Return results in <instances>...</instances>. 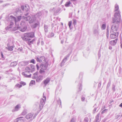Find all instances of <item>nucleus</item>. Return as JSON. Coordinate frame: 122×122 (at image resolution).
<instances>
[{
	"instance_id": "nucleus-1",
	"label": "nucleus",
	"mask_w": 122,
	"mask_h": 122,
	"mask_svg": "<svg viewBox=\"0 0 122 122\" xmlns=\"http://www.w3.org/2000/svg\"><path fill=\"white\" fill-rule=\"evenodd\" d=\"M121 20V16L119 11L116 12L114 15V17L112 18V24H119Z\"/></svg>"
},
{
	"instance_id": "nucleus-2",
	"label": "nucleus",
	"mask_w": 122,
	"mask_h": 122,
	"mask_svg": "<svg viewBox=\"0 0 122 122\" xmlns=\"http://www.w3.org/2000/svg\"><path fill=\"white\" fill-rule=\"evenodd\" d=\"M44 93H43V95L44 96L43 97L44 99L42 98L41 99L40 101V104L39 105H38V103H37L35 104L34 105V107L35 108L34 109L35 110H36L37 109H39L40 111L41 110L42 108L44 105L45 104V101H46V97L44 96Z\"/></svg>"
},
{
	"instance_id": "nucleus-3",
	"label": "nucleus",
	"mask_w": 122,
	"mask_h": 122,
	"mask_svg": "<svg viewBox=\"0 0 122 122\" xmlns=\"http://www.w3.org/2000/svg\"><path fill=\"white\" fill-rule=\"evenodd\" d=\"M34 33L32 32L24 34L23 36L22 37L23 40L25 41H30V38L34 37Z\"/></svg>"
},
{
	"instance_id": "nucleus-4",
	"label": "nucleus",
	"mask_w": 122,
	"mask_h": 122,
	"mask_svg": "<svg viewBox=\"0 0 122 122\" xmlns=\"http://www.w3.org/2000/svg\"><path fill=\"white\" fill-rule=\"evenodd\" d=\"M28 25L27 22L25 20H23L21 21L20 26L19 25L20 31L22 32L25 31L27 28L26 26Z\"/></svg>"
},
{
	"instance_id": "nucleus-5",
	"label": "nucleus",
	"mask_w": 122,
	"mask_h": 122,
	"mask_svg": "<svg viewBox=\"0 0 122 122\" xmlns=\"http://www.w3.org/2000/svg\"><path fill=\"white\" fill-rule=\"evenodd\" d=\"M110 32L111 33H117L119 27V25L112 24Z\"/></svg>"
},
{
	"instance_id": "nucleus-6",
	"label": "nucleus",
	"mask_w": 122,
	"mask_h": 122,
	"mask_svg": "<svg viewBox=\"0 0 122 122\" xmlns=\"http://www.w3.org/2000/svg\"><path fill=\"white\" fill-rule=\"evenodd\" d=\"M25 19H26L27 21H29V22L30 23H31L34 22L36 20V18L35 15H32L30 16L27 17H25Z\"/></svg>"
},
{
	"instance_id": "nucleus-7",
	"label": "nucleus",
	"mask_w": 122,
	"mask_h": 122,
	"mask_svg": "<svg viewBox=\"0 0 122 122\" xmlns=\"http://www.w3.org/2000/svg\"><path fill=\"white\" fill-rule=\"evenodd\" d=\"M21 9L22 10L25 11L27 12L24 15L25 16H27L28 15V13L29 12V7L28 6H25L23 5H21Z\"/></svg>"
},
{
	"instance_id": "nucleus-8",
	"label": "nucleus",
	"mask_w": 122,
	"mask_h": 122,
	"mask_svg": "<svg viewBox=\"0 0 122 122\" xmlns=\"http://www.w3.org/2000/svg\"><path fill=\"white\" fill-rule=\"evenodd\" d=\"M48 65V63L47 61H45V62L41 63L40 66V67L41 69L45 70L47 69Z\"/></svg>"
},
{
	"instance_id": "nucleus-9",
	"label": "nucleus",
	"mask_w": 122,
	"mask_h": 122,
	"mask_svg": "<svg viewBox=\"0 0 122 122\" xmlns=\"http://www.w3.org/2000/svg\"><path fill=\"white\" fill-rule=\"evenodd\" d=\"M19 28H20L19 25H16L15 27L13 28H12V27L8 26L6 27L5 29L6 30H10L15 31L16 30H18L20 31Z\"/></svg>"
},
{
	"instance_id": "nucleus-10",
	"label": "nucleus",
	"mask_w": 122,
	"mask_h": 122,
	"mask_svg": "<svg viewBox=\"0 0 122 122\" xmlns=\"http://www.w3.org/2000/svg\"><path fill=\"white\" fill-rule=\"evenodd\" d=\"M36 60L37 61L39 62H42V63L43 62H45V61H46L44 56H41L40 59L37 57L36 58Z\"/></svg>"
},
{
	"instance_id": "nucleus-11",
	"label": "nucleus",
	"mask_w": 122,
	"mask_h": 122,
	"mask_svg": "<svg viewBox=\"0 0 122 122\" xmlns=\"http://www.w3.org/2000/svg\"><path fill=\"white\" fill-rule=\"evenodd\" d=\"M111 33L110 35V37L112 39H113L116 38L118 35V33L117 32L115 33Z\"/></svg>"
},
{
	"instance_id": "nucleus-12",
	"label": "nucleus",
	"mask_w": 122,
	"mask_h": 122,
	"mask_svg": "<svg viewBox=\"0 0 122 122\" xmlns=\"http://www.w3.org/2000/svg\"><path fill=\"white\" fill-rule=\"evenodd\" d=\"M51 79V78H50L48 77L43 81V83L45 85V86H46L49 82Z\"/></svg>"
},
{
	"instance_id": "nucleus-13",
	"label": "nucleus",
	"mask_w": 122,
	"mask_h": 122,
	"mask_svg": "<svg viewBox=\"0 0 122 122\" xmlns=\"http://www.w3.org/2000/svg\"><path fill=\"white\" fill-rule=\"evenodd\" d=\"M45 77V75H40L39 76L36 80L37 81H39L42 80Z\"/></svg>"
},
{
	"instance_id": "nucleus-14",
	"label": "nucleus",
	"mask_w": 122,
	"mask_h": 122,
	"mask_svg": "<svg viewBox=\"0 0 122 122\" xmlns=\"http://www.w3.org/2000/svg\"><path fill=\"white\" fill-rule=\"evenodd\" d=\"M10 17L11 18V19L14 20L15 25H18V24L19 21H18V20L16 18L14 17L11 16H10Z\"/></svg>"
},
{
	"instance_id": "nucleus-15",
	"label": "nucleus",
	"mask_w": 122,
	"mask_h": 122,
	"mask_svg": "<svg viewBox=\"0 0 122 122\" xmlns=\"http://www.w3.org/2000/svg\"><path fill=\"white\" fill-rule=\"evenodd\" d=\"M69 56L67 55L62 60V62L61 63V66H63L64 64L65 63L66 61L67 60V59L68 57Z\"/></svg>"
},
{
	"instance_id": "nucleus-16",
	"label": "nucleus",
	"mask_w": 122,
	"mask_h": 122,
	"mask_svg": "<svg viewBox=\"0 0 122 122\" xmlns=\"http://www.w3.org/2000/svg\"><path fill=\"white\" fill-rule=\"evenodd\" d=\"M117 39H116L115 40L111 41L110 42V44L114 46L117 42Z\"/></svg>"
},
{
	"instance_id": "nucleus-17",
	"label": "nucleus",
	"mask_w": 122,
	"mask_h": 122,
	"mask_svg": "<svg viewBox=\"0 0 122 122\" xmlns=\"http://www.w3.org/2000/svg\"><path fill=\"white\" fill-rule=\"evenodd\" d=\"M34 114L32 113H30L27 114L25 117V118L27 119H28L31 118L33 115Z\"/></svg>"
},
{
	"instance_id": "nucleus-18",
	"label": "nucleus",
	"mask_w": 122,
	"mask_h": 122,
	"mask_svg": "<svg viewBox=\"0 0 122 122\" xmlns=\"http://www.w3.org/2000/svg\"><path fill=\"white\" fill-rule=\"evenodd\" d=\"M25 73H28L30 72H32V70L31 69V68L29 67H26L25 69Z\"/></svg>"
},
{
	"instance_id": "nucleus-19",
	"label": "nucleus",
	"mask_w": 122,
	"mask_h": 122,
	"mask_svg": "<svg viewBox=\"0 0 122 122\" xmlns=\"http://www.w3.org/2000/svg\"><path fill=\"white\" fill-rule=\"evenodd\" d=\"M98 106L99 105H98L96 104H95L93 106V107L94 108L93 111V113H95L97 109L98 108Z\"/></svg>"
},
{
	"instance_id": "nucleus-20",
	"label": "nucleus",
	"mask_w": 122,
	"mask_h": 122,
	"mask_svg": "<svg viewBox=\"0 0 122 122\" xmlns=\"http://www.w3.org/2000/svg\"><path fill=\"white\" fill-rule=\"evenodd\" d=\"M98 26H97V28L94 29L93 31V33L95 35H97L98 34Z\"/></svg>"
},
{
	"instance_id": "nucleus-21",
	"label": "nucleus",
	"mask_w": 122,
	"mask_h": 122,
	"mask_svg": "<svg viewBox=\"0 0 122 122\" xmlns=\"http://www.w3.org/2000/svg\"><path fill=\"white\" fill-rule=\"evenodd\" d=\"M16 12L17 14H19V13H20V15H21L22 14L21 11V9L19 8H17L16 9Z\"/></svg>"
},
{
	"instance_id": "nucleus-22",
	"label": "nucleus",
	"mask_w": 122,
	"mask_h": 122,
	"mask_svg": "<svg viewBox=\"0 0 122 122\" xmlns=\"http://www.w3.org/2000/svg\"><path fill=\"white\" fill-rule=\"evenodd\" d=\"M8 48L6 47V48L9 51H11L13 50V48H14V47L13 46H8Z\"/></svg>"
},
{
	"instance_id": "nucleus-23",
	"label": "nucleus",
	"mask_w": 122,
	"mask_h": 122,
	"mask_svg": "<svg viewBox=\"0 0 122 122\" xmlns=\"http://www.w3.org/2000/svg\"><path fill=\"white\" fill-rule=\"evenodd\" d=\"M20 108V104H18L16 105L15 107V111H17Z\"/></svg>"
},
{
	"instance_id": "nucleus-24",
	"label": "nucleus",
	"mask_w": 122,
	"mask_h": 122,
	"mask_svg": "<svg viewBox=\"0 0 122 122\" xmlns=\"http://www.w3.org/2000/svg\"><path fill=\"white\" fill-rule=\"evenodd\" d=\"M17 63L16 61L12 62L11 63L10 65L11 66H15L17 65Z\"/></svg>"
},
{
	"instance_id": "nucleus-25",
	"label": "nucleus",
	"mask_w": 122,
	"mask_h": 122,
	"mask_svg": "<svg viewBox=\"0 0 122 122\" xmlns=\"http://www.w3.org/2000/svg\"><path fill=\"white\" fill-rule=\"evenodd\" d=\"M71 4V3L70 1L67 2L65 4V6L66 7H68L70 6V5Z\"/></svg>"
},
{
	"instance_id": "nucleus-26",
	"label": "nucleus",
	"mask_w": 122,
	"mask_h": 122,
	"mask_svg": "<svg viewBox=\"0 0 122 122\" xmlns=\"http://www.w3.org/2000/svg\"><path fill=\"white\" fill-rule=\"evenodd\" d=\"M44 70H42V69H40L39 72L40 74H43V75H45V71Z\"/></svg>"
},
{
	"instance_id": "nucleus-27",
	"label": "nucleus",
	"mask_w": 122,
	"mask_h": 122,
	"mask_svg": "<svg viewBox=\"0 0 122 122\" xmlns=\"http://www.w3.org/2000/svg\"><path fill=\"white\" fill-rule=\"evenodd\" d=\"M35 40L34 39H33L31 41H28L27 43L29 46H30L32 44H33V42H34Z\"/></svg>"
},
{
	"instance_id": "nucleus-28",
	"label": "nucleus",
	"mask_w": 122,
	"mask_h": 122,
	"mask_svg": "<svg viewBox=\"0 0 122 122\" xmlns=\"http://www.w3.org/2000/svg\"><path fill=\"white\" fill-rule=\"evenodd\" d=\"M38 73V72H37L33 74L34 76L32 77V78L33 79H36L38 76L37 74Z\"/></svg>"
},
{
	"instance_id": "nucleus-29",
	"label": "nucleus",
	"mask_w": 122,
	"mask_h": 122,
	"mask_svg": "<svg viewBox=\"0 0 122 122\" xmlns=\"http://www.w3.org/2000/svg\"><path fill=\"white\" fill-rule=\"evenodd\" d=\"M23 75H24L25 77H31V74H30V75H27L25 73V72H23L22 73Z\"/></svg>"
},
{
	"instance_id": "nucleus-30",
	"label": "nucleus",
	"mask_w": 122,
	"mask_h": 122,
	"mask_svg": "<svg viewBox=\"0 0 122 122\" xmlns=\"http://www.w3.org/2000/svg\"><path fill=\"white\" fill-rule=\"evenodd\" d=\"M48 27L47 25H45L44 26V29L46 32H48Z\"/></svg>"
},
{
	"instance_id": "nucleus-31",
	"label": "nucleus",
	"mask_w": 122,
	"mask_h": 122,
	"mask_svg": "<svg viewBox=\"0 0 122 122\" xmlns=\"http://www.w3.org/2000/svg\"><path fill=\"white\" fill-rule=\"evenodd\" d=\"M41 12H38L36 15L39 18L41 16Z\"/></svg>"
},
{
	"instance_id": "nucleus-32",
	"label": "nucleus",
	"mask_w": 122,
	"mask_h": 122,
	"mask_svg": "<svg viewBox=\"0 0 122 122\" xmlns=\"http://www.w3.org/2000/svg\"><path fill=\"white\" fill-rule=\"evenodd\" d=\"M118 9L119 6L118 5H117V4L116 5H115V11H116L118 10Z\"/></svg>"
},
{
	"instance_id": "nucleus-33",
	"label": "nucleus",
	"mask_w": 122,
	"mask_h": 122,
	"mask_svg": "<svg viewBox=\"0 0 122 122\" xmlns=\"http://www.w3.org/2000/svg\"><path fill=\"white\" fill-rule=\"evenodd\" d=\"M30 66L32 68V71L34 70L35 69V67L34 66L32 65H31Z\"/></svg>"
},
{
	"instance_id": "nucleus-34",
	"label": "nucleus",
	"mask_w": 122,
	"mask_h": 122,
	"mask_svg": "<svg viewBox=\"0 0 122 122\" xmlns=\"http://www.w3.org/2000/svg\"><path fill=\"white\" fill-rule=\"evenodd\" d=\"M111 83V82L110 81L108 83L107 86V89H108L109 87L110 86V84Z\"/></svg>"
},
{
	"instance_id": "nucleus-35",
	"label": "nucleus",
	"mask_w": 122,
	"mask_h": 122,
	"mask_svg": "<svg viewBox=\"0 0 122 122\" xmlns=\"http://www.w3.org/2000/svg\"><path fill=\"white\" fill-rule=\"evenodd\" d=\"M115 86L114 84H113L112 86V90L113 92H114L115 91Z\"/></svg>"
},
{
	"instance_id": "nucleus-36",
	"label": "nucleus",
	"mask_w": 122,
	"mask_h": 122,
	"mask_svg": "<svg viewBox=\"0 0 122 122\" xmlns=\"http://www.w3.org/2000/svg\"><path fill=\"white\" fill-rule=\"evenodd\" d=\"M72 21H69L68 23V25H69V27L70 29H72V28H71V25L72 24Z\"/></svg>"
},
{
	"instance_id": "nucleus-37",
	"label": "nucleus",
	"mask_w": 122,
	"mask_h": 122,
	"mask_svg": "<svg viewBox=\"0 0 122 122\" xmlns=\"http://www.w3.org/2000/svg\"><path fill=\"white\" fill-rule=\"evenodd\" d=\"M100 115V114L98 113L97 116L96 117V120L97 121H99V117Z\"/></svg>"
},
{
	"instance_id": "nucleus-38",
	"label": "nucleus",
	"mask_w": 122,
	"mask_h": 122,
	"mask_svg": "<svg viewBox=\"0 0 122 122\" xmlns=\"http://www.w3.org/2000/svg\"><path fill=\"white\" fill-rule=\"evenodd\" d=\"M35 82L34 81L32 80L30 84V85H31V84H35Z\"/></svg>"
},
{
	"instance_id": "nucleus-39",
	"label": "nucleus",
	"mask_w": 122,
	"mask_h": 122,
	"mask_svg": "<svg viewBox=\"0 0 122 122\" xmlns=\"http://www.w3.org/2000/svg\"><path fill=\"white\" fill-rule=\"evenodd\" d=\"M106 28V25L105 24H103L102 26V28L103 30L104 29Z\"/></svg>"
},
{
	"instance_id": "nucleus-40",
	"label": "nucleus",
	"mask_w": 122,
	"mask_h": 122,
	"mask_svg": "<svg viewBox=\"0 0 122 122\" xmlns=\"http://www.w3.org/2000/svg\"><path fill=\"white\" fill-rule=\"evenodd\" d=\"M23 63H24V65H26L28 64L29 63V61H23Z\"/></svg>"
},
{
	"instance_id": "nucleus-41",
	"label": "nucleus",
	"mask_w": 122,
	"mask_h": 122,
	"mask_svg": "<svg viewBox=\"0 0 122 122\" xmlns=\"http://www.w3.org/2000/svg\"><path fill=\"white\" fill-rule=\"evenodd\" d=\"M73 21V24L75 25H76V20L75 19H73L72 20Z\"/></svg>"
},
{
	"instance_id": "nucleus-42",
	"label": "nucleus",
	"mask_w": 122,
	"mask_h": 122,
	"mask_svg": "<svg viewBox=\"0 0 122 122\" xmlns=\"http://www.w3.org/2000/svg\"><path fill=\"white\" fill-rule=\"evenodd\" d=\"M54 36V34L53 32H51L50 34V36H48V37L49 38H51L52 37H53Z\"/></svg>"
},
{
	"instance_id": "nucleus-43",
	"label": "nucleus",
	"mask_w": 122,
	"mask_h": 122,
	"mask_svg": "<svg viewBox=\"0 0 122 122\" xmlns=\"http://www.w3.org/2000/svg\"><path fill=\"white\" fill-rule=\"evenodd\" d=\"M57 102L58 103L60 104V105L61 104V102L60 99L59 98H58V100Z\"/></svg>"
},
{
	"instance_id": "nucleus-44",
	"label": "nucleus",
	"mask_w": 122,
	"mask_h": 122,
	"mask_svg": "<svg viewBox=\"0 0 122 122\" xmlns=\"http://www.w3.org/2000/svg\"><path fill=\"white\" fill-rule=\"evenodd\" d=\"M15 86L20 88L22 86V85H20L19 84H18L17 85H16Z\"/></svg>"
},
{
	"instance_id": "nucleus-45",
	"label": "nucleus",
	"mask_w": 122,
	"mask_h": 122,
	"mask_svg": "<svg viewBox=\"0 0 122 122\" xmlns=\"http://www.w3.org/2000/svg\"><path fill=\"white\" fill-rule=\"evenodd\" d=\"M88 119L87 118H85L84 122H88Z\"/></svg>"
},
{
	"instance_id": "nucleus-46",
	"label": "nucleus",
	"mask_w": 122,
	"mask_h": 122,
	"mask_svg": "<svg viewBox=\"0 0 122 122\" xmlns=\"http://www.w3.org/2000/svg\"><path fill=\"white\" fill-rule=\"evenodd\" d=\"M107 109H105L101 113L102 114H103L104 113H105V112H107Z\"/></svg>"
},
{
	"instance_id": "nucleus-47",
	"label": "nucleus",
	"mask_w": 122,
	"mask_h": 122,
	"mask_svg": "<svg viewBox=\"0 0 122 122\" xmlns=\"http://www.w3.org/2000/svg\"><path fill=\"white\" fill-rule=\"evenodd\" d=\"M35 60H34V59H32L30 61V63H32L33 64H35Z\"/></svg>"
},
{
	"instance_id": "nucleus-48",
	"label": "nucleus",
	"mask_w": 122,
	"mask_h": 122,
	"mask_svg": "<svg viewBox=\"0 0 122 122\" xmlns=\"http://www.w3.org/2000/svg\"><path fill=\"white\" fill-rule=\"evenodd\" d=\"M20 84L23 85L24 86L26 84V83L25 82L23 81H21L20 82Z\"/></svg>"
},
{
	"instance_id": "nucleus-49",
	"label": "nucleus",
	"mask_w": 122,
	"mask_h": 122,
	"mask_svg": "<svg viewBox=\"0 0 122 122\" xmlns=\"http://www.w3.org/2000/svg\"><path fill=\"white\" fill-rule=\"evenodd\" d=\"M79 85H80V86L79 87V91L81 90L82 89V87H81V84H79Z\"/></svg>"
},
{
	"instance_id": "nucleus-50",
	"label": "nucleus",
	"mask_w": 122,
	"mask_h": 122,
	"mask_svg": "<svg viewBox=\"0 0 122 122\" xmlns=\"http://www.w3.org/2000/svg\"><path fill=\"white\" fill-rule=\"evenodd\" d=\"M21 16H19V17H18L17 19L18 20V21H20V19H21Z\"/></svg>"
},
{
	"instance_id": "nucleus-51",
	"label": "nucleus",
	"mask_w": 122,
	"mask_h": 122,
	"mask_svg": "<svg viewBox=\"0 0 122 122\" xmlns=\"http://www.w3.org/2000/svg\"><path fill=\"white\" fill-rule=\"evenodd\" d=\"M85 98L84 97H83V96L81 97V101H85Z\"/></svg>"
},
{
	"instance_id": "nucleus-52",
	"label": "nucleus",
	"mask_w": 122,
	"mask_h": 122,
	"mask_svg": "<svg viewBox=\"0 0 122 122\" xmlns=\"http://www.w3.org/2000/svg\"><path fill=\"white\" fill-rule=\"evenodd\" d=\"M120 115H116L115 116V118L116 119H117L119 117Z\"/></svg>"
},
{
	"instance_id": "nucleus-53",
	"label": "nucleus",
	"mask_w": 122,
	"mask_h": 122,
	"mask_svg": "<svg viewBox=\"0 0 122 122\" xmlns=\"http://www.w3.org/2000/svg\"><path fill=\"white\" fill-rule=\"evenodd\" d=\"M22 49H23L22 47H20L18 48L17 50L18 51H21L22 50Z\"/></svg>"
},
{
	"instance_id": "nucleus-54",
	"label": "nucleus",
	"mask_w": 122,
	"mask_h": 122,
	"mask_svg": "<svg viewBox=\"0 0 122 122\" xmlns=\"http://www.w3.org/2000/svg\"><path fill=\"white\" fill-rule=\"evenodd\" d=\"M38 24L37 23H35L33 25V27L34 28L36 27L38 25Z\"/></svg>"
},
{
	"instance_id": "nucleus-55",
	"label": "nucleus",
	"mask_w": 122,
	"mask_h": 122,
	"mask_svg": "<svg viewBox=\"0 0 122 122\" xmlns=\"http://www.w3.org/2000/svg\"><path fill=\"white\" fill-rule=\"evenodd\" d=\"M36 67L37 70H39L40 68V67H39L38 64H37L36 65Z\"/></svg>"
},
{
	"instance_id": "nucleus-56",
	"label": "nucleus",
	"mask_w": 122,
	"mask_h": 122,
	"mask_svg": "<svg viewBox=\"0 0 122 122\" xmlns=\"http://www.w3.org/2000/svg\"><path fill=\"white\" fill-rule=\"evenodd\" d=\"M75 121L74 119V118H72L71 119L70 122H74Z\"/></svg>"
},
{
	"instance_id": "nucleus-57",
	"label": "nucleus",
	"mask_w": 122,
	"mask_h": 122,
	"mask_svg": "<svg viewBox=\"0 0 122 122\" xmlns=\"http://www.w3.org/2000/svg\"><path fill=\"white\" fill-rule=\"evenodd\" d=\"M26 113L25 112V111H23L22 113V114L23 115H24Z\"/></svg>"
},
{
	"instance_id": "nucleus-58",
	"label": "nucleus",
	"mask_w": 122,
	"mask_h": 122,
	"mask_svg": "<svg viewBox=\"0 0 122 122\" xmlns=\"http://www.w3.org/2000/svg\"><path fill=\"white\" fill-rule=\"evenodd\" d=\"M107 38H108V36H109V33L108 32H107Z\"/></svg>"
},
{
	"instance_id": "nucleus-59",
	"label": "nucleus",
	"mask_w": 122,
	"mask_h": 122,
	"mask_svg": "<svg viewBox=\"0 0 122 122\" xmlns=\"http://www.w3.org/2000/svg\"><path fill=\"white\" fill-rule=\"evenodd\" d=\"M1 55L2 57L3 58H4V57L3 55L2 52L1 53Z\"/></svg>"
},
{
	"instance_id": "nucleus-60",
	"label": "nucleus",
	"mask_w": 122,
	"mask_h": 122,
	"mask_svg": "<svg viewBox=\"0 0 122 122\" xmlns=\"http://www.w3.org/2000/svg\"><path fill=\"white\" fill-rule=\"evenodd\" d=\"M44 43L43 41H41V44L42 45H44Z\"/></svg>"
},
{
	"instance_id": "nucleus-61",
	"label": "nucleus",
	"mask_w": 122,
	"mask_h": 122,
	"mask_svg": "<svg viewBox=\"0 0 122 122\" xmlns=\"http://www.w3.org/2000/svg\"><path fill=\"white\" fill-rule=\"evenodd\" d=\"M13 25V22H10V26H11Z\"/></svg>"
},
{
	"instance_id": "nucleus-62",
	"label": "nucleus",
	"mask_w": 122,
	"mask_h": 122,
	"mask_svg": "<svg viewBox=\"0 0 122 122\" xmlns=\"http://www.w3.org/2000/svg\"><path fill=\"white\" fill-rule=\"evenodd\" d=\"M98 56H99V57L100 56V52H98Z\"/></svg>"
},
{
	"instance_id": "nucleus-63",
	"label": "nucleus",
	"mask_w": 122,
	"mask_h": 122,
	"mask_svg": "<svg viewBox=\"0 0 122 122\" xmlns=\"http://www.w3.org/2000/svg\"><path fill=\"white\" fill-rule=\"evenodd\" d=\"M113 102V101L112 100V101H110V102H109V103L110 104H111V103L112 102Z\"/></svg>"
},
{
	"instance_id": "nucleus-64",
	"label": "nucleus",
	"mask_w": 122,
	"mask_h": 122,
	"mask_svg": "<svg viewBox=\"0 0 122 122\" xmlns=\"http://www.w3.org/2000/svg\"><path fill=\"white\" fill-rule=\"evenodd\" d=\"M101 85V82H99L98 84V86H100Z\"/></svg>"
}]
</instances>
